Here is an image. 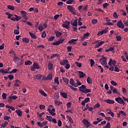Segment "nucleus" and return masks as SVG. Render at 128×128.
<instances>
[{"label": "nucleus", "mask_w": 128, "mask_h": 128, "mask_svg": "<svg viewBox=\"0 0 128 128\" xmlns=\"http://www.w3.org/2000/svg\"><path fill=\"white\" fill-rule=\"evenodd\" d=\"M79 90L80 92H83V94L92 92V90L86 88V87L84 84H82L80 87H79Z\"/></svg>", "instance_id": "f257e3e1"}, {"label": "nucleus", "mask_w": 128, "mask_h": 128, "mask_svg": "<svg viewBox=\"0 0 128 128\" xmlns=\"http://www.w3.org/2000/svg\"><path fill=\"white\" fill-rule=\"evenodd\" d=\"M103 58H101L100 60V62L102 66H104V68H108V62H106V58L102 56Z\"/></svg>", "instance_id": "f03ea898"}, {"label": "nucleus", "mask_w": 128, "mask_h": 128, "mask_svg": "<svg viewBox=\"0 0 128 128\" xmlns=\"http://www.w3.org/2000/svg\"><path fill=\"white\" fill-rule=\"evenodd\" d=\"M30 70H32V72H34L35 70H39L40 67V66L36 64V62H34L32 66H30Z\"/></svg>", "instance_id": "7ed1b4c3"}, {"label": "nucleus", "mask_w": 128, "mask_h": 128, "mask_svg": "<svg viewBox=\"0 0 128 128\" xmlns=\"http://www.w3.org/2000/svg\"><path fill=\"white\" fill-rule=\"evenodd\" d=\"M115 100L118 102V104H123V106H124L126 104V102L124 101V100L122 98L120 97H118L115 98Z\"/></svg>", "instance_id": "20e7f679"}, {"label": "nucleus", "mask_w": 128, "mask_h": 128, "mask_svg": "<svg viewBox=\"0 0 128 128\" xmlns=\"http://www.w3.org/2000/svg\"><path fill=\"white\" fill-rule=\"evenodd\" d=\"M67 10H69V12H72L73 14H76V12H74V11L76 10V8H74L72 6L68 5L67 6Z\"/></svg>", "instance_id": "39448f33"}, {"label": "nucleus", "mask_w": 128, "mask_h": 128, "mask_svg": "<svg viewBox=\"0 0 128 128\" xmlns=\"http://www.w3.org/2000/svg\"><path fill=\"white\" fill-rule=\"evenodd\" d=\"M70 22L68 20H65L64 23L62 24V26L64 28H66V30H68L70 28Z\"/></svg>", "instance_id": "423d86ee"}, {"label": "nucleus", "mask_w": 128, "mask_h": 128, "mask_svg": "<svg viewBox=\"0 0 128 128\" xmlns=\"http://www.w3.org/2000/svg\"><path fill=\"white\" fill-rule=\"evenodd\" d=\"M116 26L118 28H122V29L124 28V24L122 23V22L121 20H118L117 22Z\"/></svg>", "instance_id": "0eeeda50"}, {"label": "nucleus", "mask_w": 128, "mask_h": 128, "mask_svg": "<svg viewBox=\"0 0 128 128\" xmlns=\"http://www.w3.org/2000/svg\"><path fill=\"white\" fill-rule=\"evenodd\" d=\"M82 122L86 128H90V126L91 124L90 122L86 119H84L82 120Z\"/></svg>", "instance_id": "6e6552de"}, {"label": "nucleus", "mask_w": 128, "mask_h": 128, "mask_svg": "<svg viewBox=\"0 0 128 128\" xmlns=\"http://www.w3.org/2000/svg\"><path fill=\"white\" fill-rule=\"evenodd\" d=\"M116 60H112V58L110 59V60L108 62V64L110 66H112V65L113 64L114 66H116Z\"/></svg>", "instance_id": "1a4fd4ad"}, {"label": "nucleus", "mask_w": 128, "mask_h": 128, "mask_svg": "<svg viewBox=\"0 0 128 128\" xmlns=\"http://www.w3.org/2000/svg\"><path fill=\"white\" fill-rule=\"evenodd\" d=\"M68 64V59L64 60L60 62V64L61 66H66V64Z\"/></svg>", "instance_id": "9d476101"}, {"label": "nucleus", "mask_w": 128, "mask_h": 128, "mask_svg": "<svg viewBox=\"0 0 128 128\" xmlns=\"http://www.w3.org/2000/svg\"><path fill=\"white\" fill-rule=\"evenodd\" d=\"M78 38H77L76 39H72L70 40H69L68 42V44H76V42H78Z\"/></svg>", "instance_id": "9b49d317"}, {"label": "nucleus", "mask_w": 128, "mask_h": 128, "mask_svg": "<svg viewBox=\"0 0 128 128\" xmlns=\"http://www.w3.org/2000/svg\"><path fill=\"white\" fill-rule=\"evenodd\" d=\"M90 100V98H86L82 102V105L83 106H86V102H88Z\"/></svg>", "instance_id": "f8f14e48"}, {"label": "nucleus", "mask_w": 128, "mask_h": 128, "mask_svg": "<svg viewBox=\"0 0 128 128\" xmlns=\"http://www.w3.org/2000/svg\"><path fill=\"white\" fill-rule=\"evenodd\" d=\"M78 74L80 78H84V76H86V74L84 73V72H82V71H78Z\"/></svg>", "instance_id": "ddd939ff"}, {"label": "nucleus", "mask_w": 128, "mask_h": 128, "mask_svg": "<svg viewBox=\"0 0 128 128\" xmlns=\"http://www.w3.org/2000/svg\"><path fill=\"white\" fill-rule=\"evenodd\" d=\"M53 68H54V64L52 63V62H48V70H52Z\"/></svg>", "instance_id": "4468645a"}, {"label": "nucleus", "mask_w": 128, "mask_h": 128, "mask_svg": "<svg viewBox=\"0 0 128 128\" xmlns=\"http://www.w3.org/2000/svg\"><path fill=\"white\" fill-rule=\"evenodd\" d=\"M106 32H108V30H103L100 32H98L97 36H102V34H106Z\"/></svg>", "instance_id": "2eb2a0df"}, {"label": "nucleus", "mask_w": 128, "mask_h": 128, "mask_svg": "<svg viewBox=\"0 0 128 128\" xmlns=\"http://www.w3.org/2000/svg\"><path fill=\"white\" fill-rule=\"evenodd\" d=\"M71 25L72 26V27H77L78 26V18L76 19L73 22H72Z\"/></svg>", "instance_id": "dca6fc26"}, {"label": "nucleus", "mask_w": 128, "mask_h": 128, "mask_svg": "<svg viewBox=\"0 0 128 128\" xmlns=\"http://www.w3.org/2000/svg\"><path fill=\"white\" fill-rule=\"evenodd\" d=\"M104 102L107 104H114V101L110 99L105 100H104Z\"/></svg>", "instance_id": "f3484780"}, {"label": "nucleus", "mask_w": 128, "mask_h": 128, "mask_svg": "<svg viewBox=\"0 0 128 128\" xmlns=\"http://www.w3.org/2000/svg\"><path fill=\"white\" fill-rule=\"evenodd\" d=\"M103 44H104V41L98 42V44L95 45V48H98V47L100 46H102Z\"/></svg>", "instance_id": "a211bd4d"}, {"label": "nucleus", "mask_w": 128, "mask_h": 128, "mask_svg": "<svg viewBox=\"0 0 128 128\" xmlns=\"http://www.w3.org/2000/svg\"><path fill=\"white\" fill-rule=\"evenodd\" d=\"M54 34H56V38H60V36H62V32L58 30H55Z\"/></svg>", "instance_id": "6ab92c4d"}, {"label": "nucleus", "mask_w": 128, "mask_h": 128, "mask_svg": "<svg viewBox=\"0 0 128 128\" xmlns=\"http://www.w3.org/2000/svg\"><path fill=\"white\" fill-rule=\"evenodd\" d=\"M16 114H17L18 116H22V111L20 110H15Z\"/></svg>", "instance_id": "aec40b11"}, {"label": "nucleus", "mask_w": 128, "mask_h": 128, "mask_svg": "<svg viewBox=\"0 0 128 128\" xmlns=\"http://www.w3.org/2000/svg\"><path fill=\"white\" fill-rule=\"evenodd\" d=\"M86 82L88 84H92V79L90 77L88 76L86 78Z\"/></svg>", "instance_id": "412c9836"}, {"label": "nucleus", "mask_w": 128, "mask_h": 128, "mask_svg": "<svg viewBox=\"0 0 128 128\" xmlns=\"http://www.w3.org/2000/svg\"><path fill=\"white\" fill-rule=\"evenodd\" d=\"M80 86H82V82H80V80H77L76 83H74V88H78Z\"/></svg>", "instance_id": "4be33fe9"}, {"label": "nucleus", "mask_w": 128, "mask_h": 128, "mask_svg": "<svg viewBox=\"0 0 128 128\" xmlns=\"http://www.w3.org/2000/svg\"><path fill=\"white\" fill-rule=\"evenodd\" d=\"M105 52H114V46L113 47H110L109 48L106 49L105 50Z\"/></svg>", "instance_id": "5701e85b"}, {"label": "nucleus", "mask_w": 128, "mask_h": 128, "mask_svg": "<svg viewBox=\"0 0 128 128\" xmlns=\"http://www.w3.org/2000/svg\"><path fill=\"white\" fill-rule=\"evenodd\" d=\"M22 40L26 44H28L30 42V39L27 37H24L22 39Z\"/></svg>", "instance_id": "b1692460"}, {"label": "nucleus", "mask_w": 128, "mask_h": 128, "mask_svg": "<svg viewBox=\"0 0 128 128\" xmlns=\"http://www.w3.org/2000/svg\"><path fill=\"white\" fill-rule=\"evenodd\" d=\"M29 34L30 35V36L32 38H34V39H36L37 38V36L34 33L30 32H29Z\"/></svg>", "instance_id": "393cba45"}, {"label": "nucleus", "mask_w": 128, "mask_h": 128, "mask_svg": "<svg viewBox=\"0 0 128 128\" xmlns=\"http://www.w3.org/2000/svg\"><path fill=\"white\" fill-rule=\"evenodd\" d=\"M14 16H15V22H18V20L22 18L21 16L16 14H14Z\"/></svg>", "instance_id": "a878e982"}, {"label": "nucleus", "mask_w": 128, "mask_h": 128, "mask_svg": "<svg viewBox=\"0 0 128 128\" xmlns=\"http://www.w3.org/2000/svg\"><path fill=\"white\" fill-rule=\"evenodd\" d=\"M0 73L2 74H8V72L6 70H0Z\"/></svg>", "instance_id": "bb28decb"}, {"label": "nucleus", "mask_w": 128, "mask_h": 128, "mask_svg": "<svg viewBox=\"0 0 128 128\" xmlns=\"http://www.w3.org/2000/svg\"><path fill=\"white\" fill-rule=\"evenodd\" d=\"M25 66H30L32 64V62L30 60H28L24 62Z\"/></svg>", "instance_id": "cd10ccee"}, {"label": "nucleus", "mask_w": 128, "mask_h": 128, "mask_svg": "<svg viewBox=\"0 0 128 128\" xmlns=\"http://www.w3.org/2000/svg\"><path fill=\"white\" fill-rule=\"evenodd\" d=\"M39 92L42 94V96H48L46 93L42 90H40Z\"/></svg>", "instance_id": "c85d7f7f"}, {"label": "nucleus", "mask_w": 128, "mask_h": 128, "mask_svg": "<svg viewBox=\"0 0 128 128\" xmlns=\"http://www.w3.org/2000/svg\"><path fill=\"white\" fill-rule=\"evenodd\" d=\"M112 92L114 94H118V96H120V92H118V89H116V88H114L113 89V90H112Z\"/></svg>", "instance_id": "c756f323"}, {"label": "nucleus", "mask_w": 128, "mask_h": 128, "mask_svg": "<svg viewBox=\"0 0 128 128\" xmlns=\"http://www.w3.org/2000/svg\"><path fill=\"white\" fill-rule=\"evenodd\" d=\"M60 94L64 98H68V94L66 92H60Z\"/></svg>", "instance_id": "7c9ffc66"}, {"label": "nucleus", "mask_w": 128, "mask_h": 128, "mask_svg": "<svg viewBox=\"0 0 128 128\" xmlns=\"http://www.w3.org/2000/svg\"><path fill=\"white\" fill-rule=\"evenodd\" d=\"M13 60L14 62H16V64L18 62H20V58L14 56Z\"/></svg>", "instance_id": "2f4dec72"}, {"label": "nucleus", "mask_w": 128, "mask_h": 128, "mask_svg": "<svg viewBox=\"0 0 128 128\" xmlns=\"http://www.w3.org/2000/svg\"><path fill=\"white\" fill-rule=\"evenodd\" d=\"M68 86L71 90H74V92H76V90H78V88L72 86V85L71 86L68 84Z\"/></svg>", "instance_id": "473e14b6"}, {"label": "nucleus", "mask_w": 128, "mask_h": 128, "mask_svg": "<svg viewBox=\"0 0 128 128\" xmlns=\"http://www.w3.org/2000/svg\"><path fill=\"white\" fill-rule=\"evenodd\" d=\"M6 108H10L11 110H16V108H14V106H10L8 105H6Z\"/></svg>", "instance_id": "72a5a7b5"}, {"label": "nucleus", "mask_w": 128, "mask_h": 128, "mask_svg": "<svg viewBox=\"0 0 128 128\" xmlns=\"http://www.w3.org/2000/svg\"><path fill=\"white\" fill-rule=\"evenodd\" d=\"M9 19L11 20H13V22H16V16H14V14H12Z\"/></svg>", "instance_id": "f704fd0d"}, {"label": "nucleus", "mask_w": 128, "mask_h": 128, "mask_svg": "<svg viewBox=\"0 0 128 128\" xmlns=\"http://www.w3.org/2000/svg\"><path fill=\"white\" fill-rule=\"evenodd\" d=\"M8 124V122H6L4 123L1 124L0 126L2 128H6Z\"/></svg>", "instance_id": "c9c22d12"}, {"label": "nucleus", "mask_w": 128, "mask_h": 128, "mask_svg": "<svg viewBox=\"0 0 128 128\" xmlns=\"http://www.w3.org/2000/svg\"><path fill=\"white\" fill-rule=\"evenodd\" d=\"M66 117L68 118L69 122H70L71 124H74V120H72V117L68 116H66Z\"/></svg>", "instance_id": "e433bc0d"}, {"label": "nucleus", "mask_w": 128, "mask_h": 128, "mask_svg": "<svg viewBox=\"0 0 128 128\" xmlns=\"http://www.w3.org/2000/svg\"><path fill=\"white\" fill-rule=\"evenodd\" d=\"M63 80L64 82H65L66 86H68V78H64Z\"/></svg>", "instance_id": "4c0bfd02"}, {"label": "nucleus", "mask_w": 128, "mask_h": 128, "mask_svg": "<svg viewBox=\"0 0 128 128\" xmlns=\"http://www.w3.org/2000/svg\"><path fill=\"white\" fill-rule=\"evenodd\" d=\"M70 84H71L72 86H74V79L71 78L70 80Z\"/></svg>", "instance_id": "58836bf2"}, {"label": "nucleus", "mask_w": 128, "mask_h": 128, "mask_svg": "<svg viewBox=\"0 0 128 128\" xmlns=\"http://www.w3.org/2000/svg\"><path fill=\"white\" fill-rule=\"evenodd\" d=\"M8 10H14V6H12L10 5H8L7 6Z\"/></svg>", "instance_id": "ea45409f"}, {"label": "nucleus", "mask_w": 128, "mask_h": 128, "mask_svg": "<svg viewBox=\"0 0 128 128\" xmlns=\"http://www.w3.org/2000/svg\"><path fill=\"white\" fill-rule=\"evenodd\" d=\"M54 82H56L57 84H60V82L58 81V77H56L54 80Z\"/></svg>", "instance_id": "a19ab883"}, {"label": "nucleus", "mask_w": 128, "mask_h": 128, "mask_svg": "<svg viewBox=\"0 0 128 128\" xmlns=\"http://www.w3.org/2000/svg\"><path fill=\"white\" fill-rule=\"evenodd\" d=\"M75 64H76V66L78 68H82V63H80L78 62H76Z\"/></svg>", "instance_id": "79ce46f5"}, {"label": "nucleus", "mask_w": 128, "mask_h": 128, "mask_svg": "<svg viewBox=\"0 0 128 128\" xmlns=\"http://www.w3.org/2000/svg\"><path fill=\"white\" fill-rule=\"evenodd\" d=\"M46 118H47V120H48V122H52V116H46Z\"/></svg>", "instance_id": "37998d69"}, {"label": "nucleus", "mask_w": 128, "mask_h": 128, "mask_svg": "<svg viewBox=\"0 0 128 128\" xmlns=\"http://www.w3.org/2000/svg\"><path fill=\"white\" fill-rule=\"evenodd\" d=\"M54 104H56V106H60V105L62 104V103L60 102H58V100H56L54 101Z\"/></svg>", "instance_id": "c03bdc74"}, {"label": "nucleus", "mask_w": 128, "mask_h": 128, "mask_svg": "<svg viewBox=\"0 0 128 128\" xmlns=\"http://www.w3.org/2000/svg\"><path fill=\"white\" fill-rule=\"evenodd\" d=\"M20 14H22V16H26V12L24 10L20 11Z\"/></svg>", "instance_id": "a18cd8bd"}, {"label": "nucleus", "mask_w": 128, "mask_h": 128, "mask_svg": "<svg viewBox=\"0 0 128 128\" xmlns=\"http://www.w3.org/2000/svg\"><path fill=\"white\" fill-rule=\"evenodd\" d=\"M18 72V70L16 68L13 69L12 71L8 72V74H16Z\"/></svg>", "instance_id": "49530a36"}, {"label": "nucleus", "mask_w": 128, "mask_h": 128, "mask_svg": "<svg viewBox=\"0 0 128 128\" xmlns=\"http://www.w3.org/2000/svg\"><path fill=\"white\" fill-rule=\"evenodd\" d=\"M46 79L47 80H52V74H48V76H46Z\"/></svg>", "instance_id": "de8ad7c7"}, {"label": "nucleus", "mask_w": 128, "mask_h": 128, "mask_svg": "<svg viewBox=\"0 0 128 128\" xmlns=\"http://www.w3.org/2000/svg\"><path fill=\"white\" fill-rule=\"evenodd\" d=\"M103 128H110V122H108L106 126Z\"/></svg>", "instance_id": "09e8293b"}, {"label": "nucleus", "mask_w": 128, "mask_h": 128, "mask_svg": "<svg viewBox=\"0 0 128 128\" xmlns=\"http://www.w3.org/2000/svg\"><path fill=\"white\" fill-rule=\"evenodd\" d=\"M10 100H16V98H18V96H10L9 98Z\"/></svg>", "instance_id": "8fccbe9b"}, {"label": "nucleus", "mask_w": 128, "mask_h": 128, "mask_svg": "<svg viewBox=\"0 0 128 128\" xmlns=\"http://www.w3.org/2000/svg\"><path fill=\"white\" fill-rule=\"evenodd\" d=\"M110 84H112V86H118V83H116V82H114V80H111Z\"/></svg>", "instance_id": "3c124183"}, {"label": "nucleus", "mask_w": 128, "mask_h": 128, "mask_svg": "<svg viewBox=\"0 0 128 128\" xmlns=\"http://www.w3.org/2000/svg\"><path fill=\"white\" fill-rule=\"evenodd\" d=\"M74 0H68L66 2V4H72L74 2Z\"/></svg>", "instance_id": "603ef678"}, {"label": "nucleus", "mask_w": 128, "mask_h": 128, "mask_svg": "<svg viewBox=\"0 0 128 128\" xmlns=\"http://www.w3.org/2000/svg\"><path fill=\"white\" fill-rule=\"evenodd\" d=\"M90 66H92L94 64V60L93 59L90 60Z\"/></svg>", "instance_id": "864d4df0"}, {"label": "nucleus", "mask_w": 128, "mask_h": 128, "mask_svg": "<svg viewBox=\"0 0 128 128\" xmlns=\"http://www.w3.org/2000/svg\"><path fill=\"white\" fill-rule=\"evenodd\" d=\"M44 27L42 26V25H40L38 28V30H40V32H42V30H44Z\"/></svg>", "instance_id": "5fc2aeb1"}, {"label": "nucleus", "mask_w": 128, "mask_h": 128, "mask_svg": "<svg viewBox=\"0 0 128 128\" xmlns=\"http://www.w3.org/2000/svg\"><path fill=\"white\" fill-rule=\"evenodd\" d=\"M42 76L40 74H38L36 75V78L37 80H40V78H42Z\"/></svg>", "instance_id": "6e6d98bb"}, {"label": "nucleus", "mask_w": 128, "mask_h": 128, "mask_svg": "<svg viewBox=\"0 0 128 128\" xmlns=\"http://www.w3.org/2000/svg\"><path fill=\"white\" fill-rule=\"evenodd\" d=\"M100 104L98 103L94 106V108L96 110V108H100Z\"/></svg>", "instance_id": "4d7b16f0"}, {"label": "nucleus", "mask_w": 128, "mask_h": 128, "mask_svg": "<svg viewBox=\"0 0 128 128\" xmlns=\"http://www.w3.org/2000/svg\"><path fill=\"white\" fill-rule=\"evenodd\" d=\"M109 4H108V3L106 2V3H104V4H102L103 8H108V6H109Z\"/></svg>", "instance_id": "13d9d810"}, {"label": "nucleus", "mask_w": 128, "mask_h": 128, "mask_svg": "<svg viewBox=\"0 0 128 128\" xmlns=\"http://www.w3.org/2000/svg\"><path fill=\"white\" fill-rule=\"evenodd\" d=\"M52 46H59V44H60V42L58 41H56V42H54L52 44Z\"/></svg>", "instance_id": "bf43d9fd"}, {"label": "nucleus", "mask_w": 128, "mask_h": 128, "mask_svg": "<svg viewBox=\"0 0 128 128\" xmlns=\"http://www.w3.org/2000/svg\"><path fill=\"white\" fill-rule=\"evenodd\" d=\"M8 78L10 80H14V76L13 75H8Z\"/></svg>", "instance_id": "052dcab7"}, {"label": "nucleus", "mask_w": 128, "mask_h": 128, "mask_svg": "<svg viewBox=\"0 0 128 128\" xmlns=\"http://www.w3.org/2000/svg\"><path fill=\"white\" fill-rule=\"evenodd\" d=\"M114 66V72H120V69L118 68L116 66Z\"/></svg>", "instance_id": "680f3d73"}, {"label": "nucleus", "mask_w": 128, "mask_h": 128, "mask_svg": "<svg viewBox=\"0 0 128 128\" xmlns=\"http://www.w3.org/2000/svg\"><path fill=\"white\" fill-rule=\"evenodd\" d=\"M116 38L118 42H120V40H122V36H116Z\"/></svg>", "instance_id": "e2e57ef3"}, {"label": "nucleus", "mask_w": 128, "mask_h": 128, "mask_svg": "<svg viewBox=\"0 0 128 128\" xmlns=\"http://www.w3.org/2000/svg\"><path fill=\"white\" fill-rule=\"evenodd\" d=\"M40 108L41 110H44V108H46V106H44V104H41L40 106Z\"/></svg>", "instance_id": "0e129e2a"}, {"label": "nucleus", "mask_w": 128, "mask_h": 128, "mask_svg": "<svg viewBox=\"0 0 128 128\" xmlns=\"http://www.w3.org/2000/svg\"><path fill=\"white\" fill-rule=\"evenodd\" d=\"M123 22L126 26H128V20H124Z\"/></svg>", "instance_id": "69168bd1"}, {"label": "nucleus", "mask_w": 128, "mask_h": 128, "mask_svg": "<svg viewBox=\"0 0 128 128\" xmlns=\"http://www.w3.org/2000/svg\"><path fill=\"white\" fill-rule=\"evenodd\" d=\"M2 98L3 100H6V94L3 93L2 94Z\"/></svg>", "instance_id": "338daca9"}, {"label": "nucleus", "mask_w": 128, "mask_h": 128, "mask_svg": "<svg viewBox=\"0 0 128 128\" xmlns=\"http://www.w3.org/2000/svg\"><path fill=\"white\" fill-rule=\"evenodd\" d=\"M14 34H20V30H14Z\"/></svg>", "instance_id": "774afa93"}]
</instances>
